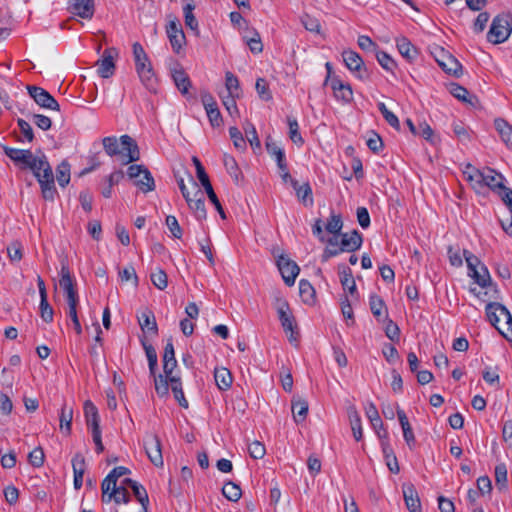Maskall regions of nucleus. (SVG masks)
<instances>
[{
	"instance_id": "obj_34",
	"label": "nucleus",
	"mask_w": 512,
	"mask_h": 512,
	"mask_svg": "<svg viewBox=\"0 0 512 512\" xmlns=\"http://www.w3.org/2000/svg\"><path fill=\"white\" fill-rule=\"evenodd\" d=\"M214 378L216 385L220 390L225 391L231 387L233 378L227 368H216L214 371Z\"/></svg>"
},
{
	"instance_id": "obj_33",
	"label": "nucleus",
	"mask_w": 512,
	"mask_h": 512,
	"mask_svg": "<svg viewBox=\"0 0 512 512\" xmlns=\"http://www.w3.org/2000/svg\"><path fill=\"white\" fill-rule=\"evenodd\" d=\"M292 413L297 423L304 421L308 414V402L300 397H294L292 400Z\"/></svg>"
},
{
	"instance_id": "obj_61",
	"label": "nucleus",
	"mask_w": 512,
	"mask_h": 512,
	"mask_svg": "<svg viewBox=\"0 0 512 512\" xmlns=\"http://www.w3.org/2000/svg\"><path fill=\"white\" fill-rule=\"evenodd\" d=\"M255 88H256V91H257L259 97L262 100L269 101L272 99V95L269 90V86H268L267 82L265 81V79L258 78L256 81Z\"/></svg>"
},
{
	"instance_id": "obj_1",
	"label": "nucleus",
	"mask_w": 512,
	"mask_h": 512,
	"mask_svg": "<svg viewBox=\"0 0 512 512\" xmlns=\"http://www.w3.org/2000/svg\"><path fill=\"white\" fill-rule=\"evenodd\" d=\"M463 174L472 188L478 193L482 192L485 187H488L501 197L503 191L509 189L504 185V176L491 168L480 170L471 164H467Z\"/></svg>"
},
{
	"instance_id": "obj_15",
	"label": "nucleus",
	"mask_w": 512,
	"mask_h": 512,
	"mask_svg": "<svg viewBox=\"0 0 512 512\" xmlns=\"http://www.w3.org/2000/svg\"><path fill=\"white\" fill-rule=\"evenodd\" d=\"M436 61L446 73L454 76H459L461 74V63L444 49H441L439 56L436 57Z\"/></svg>"
},
{
	"instance_id": "obj_44",
	"label": "nucleus",
	"mask_w": 512,
	"mask_h": 512,
	"mask_svg": "<svg viewBox=\"0 0 512 512\" xmlns=\"http://www.w3.org/2000/svg\"><path fill=\"white\" fill-rule=\"evenodd\" d=\"M369 304L371 312L376 318L380 319L382 316L385 319L387 318V309L381 297L378 295H371Z\"/></svg>"
},
{
	"instance_id": "obj_23",
	"label": "nucleus",
	"mask_w": 512,
	"mask_h": 512,
	"mask_svg": "<svg viewBox=\"0 0 512 512\" xmlns=\"http://www.w3.org/2000/svg\"><path fill=\"white\" fill-rule=\"evenodd\" d=\"M60 274L61 278L59 280V285L66 296L76 293V281L71 275L70 269L66 263H62Z\"/></svg>"
},
{
	"instance_id": "obj_38",
	"label": "nucleus",
	"mask_w": 512,
	"mask_h": 512,
	"mask_svg": "<svg viewBox=\"0 0 512 512\" xmlns=\"http://www.w3.org/2000/svg\"><path fill=\"white\" fill-rule=\"evenodd\" d=\"M73 418V409L68 407L67 404H63L60 413V430L65 435H70L71 433V424Z\"/></svg>"
},
{
	"instance_id": "obj_25",
	"label": "nucleus",
	"mask_w": 512,
	"mask_h": 512,
	"mask_svg": "<svg viewBox=\"0 0 512 512\" xmlns=\"http://www.w3.org/2000/svg\"><path fill=\"white\" fill-rule=\"evenodd\" d=\"M403 495L410 512H420L421 504L418 493L412 484L403 486Z\"/></svg>"
},
{
	"instance_id": "obj_45",
	"label": "nucleus",
	"mask_w": 512,
	"mask_h": 512,
	"mask_svg": "<svg viewBox=\"0 0 512 512\" xmlns=\"http://www.w3.org/2000/svg\"><path fill=\"white\" fill-rule=\"evenodd\" d=\"M327 243H328V245L324 249L323 254H322V261L323 262H326L331 257L337 256L338 254L341 253V251L339 250V235H335V236L330 237L327 240Z\"/></svg>"
},
{
	"instance_id": "obj_52",
	"label": "nucleus",
	"mask_w": 512,
	"mask_h": 512,
	"mask_svg": "<svg viewBox=\"0 0 512 512\" xmlns=\"http://www.w3.org/2000/svg\"><path fill=\"white\" fill-rule=\"evenodd\" d=\"M195 6L192 3H188L184 6V19L186 27L190 28L192 31L198 33V21L193 14Z\"/></svg>"
},
{
	"instance_id": "obj_31",
	"label": "nucleus",
	"mask_w": 512,
	"mask_h": 512,
	"mask_svg": "<svg viewBox=\"0 0 512 512\" xmlns=\"http://www.w3.org/2000/svg\"><path fill=\"white\" fill-rule=\"evenodd\" d=\"M340 282L344 290H348L351 295L356 293V283L349 267L344 265L339 266Z\"/></svg>"
},
{
	"instance_id": "obj_20",
	"label": "nucleus",
	"mask_w": 512,
	"mask_h": 512,
	"mask_svg": "<svg viewBox=\"0 0 512 512\" xmlns=\"http://www.w3.org/2000/svg\"><path fill=\"white\" fill-rule=\"evenodd\" d=\"M167 35L173 50L178 53L182 48L185 39V35L180 24L175 21H171L167 26Z\"/></svg>"
},
{
	"instance_id": "obj_24",
	"label": "nucleus",
	"mask_w": 512,
	"mask_h": 512,
	"mask_svg": "<svg viewBox=\"0 0 512 512\" xmlns=\"http://www.w3.org/2000/svg\"><path fill=\"white\" fill-rule=\"evenodd\" d=\"M123 484L130 487L133 491V494L135 495L136 499L139 501V503L142 506V510L148 509L149 505V497L146 489L139 484L137 481L132 480L130 478H126L123 481Z\"/></svg>"
},
{
	"instance_id": "obj_57",
	"label": "nucleus",
	"mask_w": 512,
	"mask_h": 512,
	"mask_svg": "<svg viewBox=\"0 0 512 512\" xmlns=\"http://www.w3.org/2000/svg\"><path fill=\"white\" fill-rule=\"evenodd\" d=\"M495 483L499 489L507 487V468L504 463H500L495 467Z\"/></svg>"
},
{
	"instance_id": "obj_53",
	"label": "nucleus",
	"mask_w": 512,
	"mask_h": 512,
	"mask_svg": "<svg viewBox=\"0 0 512 512\" xmlns=\"http://www.w3.org/2000/svg\"><path fill=\"white\" fill-rule=\"evenodd\" d=\"M58 184L65 187L70 182V165L63 161L56 169Z\"/></svg>"
},
{
	"instance_id": "obj_2",
	"label": "nucleus",
	"mask_w": 512,
	"mask_h": 512,
	"mask_svg": "<svg viewBox=\"0 0 512 512\" xmlns=\"http://www.w3.org/2000/svg\"><path fill=\"white\" fill-rule=\"evenodd\" d=\"M23 169H30L36 177L45 200L53 201L57 190L55 187L54 174L47 157L44 154L40 156H32L31 160L22 167Z\"/></svg>"
},
{
	"instance_id": "obj_6",
	"label": "nucleus",
	"mask_w": 512,
	"mask_h": 512,
	"mask_svg": "<svg viewBox=\"0 0 512 512\" xmlns=\"http://www.w3.org/2000/svg\"><path fill=\"white\" fill-rule=\"evenodd\" d=\"M512 33V15L500 13L496 15L487 33V41L492 44L504 43Z\"/></svg>"
},
{
	"instance_id": "obj_29",
	"label": "nucleus",
	"mask_w": 512,
	"mask_h": 512,
	"mask_svg": "<svg viewBox=\"0 0 512 512\" xmlns=\"http://www.w3.org/2000/svg\"><path fill=\"white\" fill-rule=\"evenodd\" d=\"M138 323L144 332H151L154 335H157L158 333V327L155 320V316L153 313L149 310L143 311L138 316Z\"/></svg>"
},
{
	"instance_id": "obj_17",
	"label": "nucleus",
	"mask_w": 512,
	"mask_h": 512,
	"mask_svg": "<svg viewBox=\"0 0 512 512\" xmlns=\"http://www.w3.org/2000/svg\"><path fill=\"white\" fill-rule=\"evenodd\" d=\"M340 237L339 250L341 252H354L362 245V236L356 230H353L350 233H343Z\"/></svg>"
},
{
	"instance_id": "obj_43",
	"label": "nucleus",
	"mask_w": 512,
	"mask_h": 512,
	"mask_svg": "<svg viewBox=\"0 0 512 512\" xmlns=\"http://www.w3.org/2000/svg\"><path fill=\"white\" fill-rule=\"evenodd\" d=\"M134 184L144 193L153 191L155 189L154 178L152 177L149 170H145L144 173L134 181Z\"/></svg>"
},
{
	"instance_id": "obj_14",
	"label": "nucleus",
	"mask_w": 512,
	"mask_h": 512,
	"mask_svg": "<svg viewBox=\"0 0 512 512\" xmlns=\"http://www.w3.org/2000/svg\"><path fill=\"white\" fill-rule=\"evenodd\" d=\"M201 101L211 126L220 127L223 124V119L213 96L208 92H204L201 94Z\"/></svg>"
},
{
	"instance_id": "obj_4",
	"label": "nucleus",
	"mask_w": 512,
	"mask_h": 512,
	"mask_svg": "<svg viewBox=\"0 0 512 512\" xmlns=\"http://www.w3.org/2000/svg\"><path fill=\"white\" fill-rule=\"evenodd\" d=\"M273 305L277 311L279 321L284 332L288 336L289 341H297V325L288 302L279 293H275L273 297Z\"/></svg>"
},
{
	"instance_id": "obj_35",
	"label": "nucleus",
	"mask_w": 512,
	"mask_h": 512,
	"mask_svg": "<svg viewBox=\"0 0 512 512\" xmlns=\"http://www.w3.org/2000/svg\"><path fill=\"white\" fill-rule=\"evenodd\" d=\"M397 416L403 430V436L408 446H412L415 443V436L412 431L411 425L408 421V418L405 412L401 409L397 410Z\"/></svg>"
},
{
	"instance_id": "obj_26",
	"label": "nucleus",
	"mask_w": 512,
	"mask_h": 512,
	"mask_svg": "<svg viewBox=\"0 0 512 512\" xmlns=\"http://www.w3.org/2000/svg\"><path fill=\"white\" fill-rule=\"evenodd\" d=\"M396 46L399 53L407 59L409 62H412L416 59L418 55V51L416 47L409 41L406 37H400L396 39Z\"/></svg>"
},
{
	"instance_id": "obj_40",
	"label": "nucleus",
	"mask_w": 512,
	"mask_h": 512,
	"mask_svg": "<svg viewBox=\"0 0 512 512\" xmlns=\"http://www.w3.org/2000/svg\"><path fill=\"white\" fill-rule=\"evenodd\" d=\"M169 382L171 383V389L174 394V398L176 399V401L179 403V405L181 407L187 409L189 404L184 396L180 378L179 377H171Z\"/></svg>"
},
{
	"instance_id": "obj_21",
	"label": "nucleus",
	"mask_w": 512,
	"mask_h": 512,
	"mask_svg": "<svg viewBox=\"0 0 512 512\" xmlns=\"http://www.w3.org/2000/svg\"><path fill=\"white\" fill-rule=\"evenodd\" d=\"M509 310L502 304L491 302L486 305V315L489 322L498 329V323L500 318H505L508 315Z\"/></svg>"
},
{
	"instance_id": "obj_5",
	"label": "nucleus",
	"mask_w": 512,
	"mask_h": 512,
	"mask_svg": "<svg viewBox=\"0 0 512 512\" xmlns=\"http://www.w3.org/2000/svg\"><path fill=\"white\" fill-rule=\"evenodd\" d=\"M133 56L136 71L141 82L147 88H153L155 84V74L144 48L138 42L133 44Z\"/></svg>"
},
{
	"instance_id": "obj_28",
	"label": "nucleus",
	"mask_w": 512,
	"mask_h": 512,
	"mask_svg": "<svg viewBox=\"0 0 512 512\" xmlns=\"http://www.w3.org/2000/svg\"><path fill=\"white\" fill-rule=\"evenodd\" d=\"M4 152L15 163H21L24 167L31 160L33 153L30 150L4 147Z\"/></svg>"
},
{
	"instance_id": "obj_64",
	"label": "nucleus",
	"mask_w": 512,
	"mask_h": 512,
	"mask_svg": "<svg viewBox=\"0 0 512 512\" xmlns=\"http://www.w3.org/2000/svg\"><path fill=\"white\" fill-rule=\"evenodd\" d=\"M249 454L254 459H261L266 453V449L263 443L260 441H253L248 446Z\"/></svg>"
},
{
	"instance_id": "obj_41",
	"label": "nucleus",
	"mask_w": 512,
	"mask_h": 512,
	"mask_svg": "<svg viewBox=\"0 0 512 512\" xmlns=\"http://www.w3.org/2000/svg\"><path fill=\"white\" fill-rule=\"evenodd\" d=\"M450 93L457 98L458 100H461L463 102L469 103L473 105V100H477V98L474 95H470L469 91L462 87L461 85L457 83H452L450 85Z\"/></svg>"
},
{
	"instance_id": "obj_46",
	"label": "nucleus",
	"mask_w": 512,
	"mask_h": 512,
	"mask_svg": "<svg viewBox=\"0 0 512 512\" xmlns=\"http://www.w3.org/2000/svg\"><path fill=\"white\" fill-rule=\"evenodd\" d=\"M365 413L374 430H377V428L383 430V422L376 406L372 402L368 403L365 407Z\"/></svg>"
},
{
	"instance_id": "obj_47",
	"label": "nucleus",
	"mask_w": 512,
	"mask_h": 512,
	"mask_svg": "<svg viewBox=\"0 0 512 512\" xmlns=\"http://www.w3.org/2000/svg\"><path fill=\"white\" fill-rule=\"evenodd\" d=\"M382 450L384 453V456L386 458V463L389 468V470L392 473H398L399 472V465L397 462V458L394 455L392 448L389 446L388 442L383 441L382 442Z\"/></svg>"
},
{
	"instance_id": "obj_42",
	"label": "nucleus",
	"mask_w": 512,
	"mask_h": 512,
	"mask_svg": "<svg viewBox=\"0 0 512 512\" xmlns=\"http://www.w3.org/2000/svg\"><path fill=\"white\" fill-rule=\"evenodd\" d=\"M116 482L109 474L103 480L101 486L103 502H110L112 500L113 494L119 488L116 486Z\"/></svg>"
},
{
	"instance_id": "obj_3",
	"label": "nucleus",
	"mask_w": 512,
	"mask_h": 512,
	"mask_svg": "<svg viewBox=\"0 0 512 512\" xmlns=\"http://www.w3.org/2000/svg\"><path fill=\"white\" fill-rule=\"evenodd\" d=\"M102 143L109 156L122 155L124 164L139 160L138 145L129 135H122L119 139L115 136L104 137Z\"/></svg>"
},
{
	"instance_id": "obj_37",
	"label": "nucleus",
	"mask_w": 512,
	"mask_h": 512,
	"mask_svg": "<svg viewBox=\"0 0 512 512\" xmlns=\"http://www.w3.org/2000/svg\"><path fill=\"white\" fill-rule=\"evenodd\" d=\"M349 422L356 441H360L363 437L362 423L359 413L355 408L348 410Z\"/></svg>"
},
{
	"instance_id": "obj_9",
	"label": "nucleus",
	"mask_w": 512,
	"mask_h": 512,
	"mask_svg": "<svg viewBox=\"0 0 512 512\" xmlns=\"http://www.w3.org/2000/svg\"><path fill=\"white\" fill-rule=\"evenodd\" d=\"M190 182L193 188V198L189 197L186 199V202L197 220H205L207 213L204 204V194L193 177H190Z\"/></svg>"
},
{
	"instance_id": "obj_32",
	"label": "nucleus",
	"mask_w": 512,
	"mask_h": 512,
	"mask_svg": "<svg viewBox=\"0 0 512 512\" xmlns=\"http://www.w3.org/2000/svg\"><path fill=\"white\" fill-rule=\"evenodd\" d=\"M494 126L502 141L512 149V126L502 118L495 119Z\"/></svg>"
},
{
	"instance_id": "obj_16",
	"label": "nucleus",
	"mask_w": 512,
	"mask_h": 512,
	"mask_svg": "<svg viewBox=\"0 0 512 512\" xmlns=\"http://www.w3.org/2000/svg\"><path fill=\"white\" fill-rule=\"evenodd\" d=\"M69 10L83 19H91L95 12L94 0H69Z\"/></svg>"
},
{
	"instance_id": "obj_8",
	"label": "nucleus",
	"mask_w": 512,
	"mask_h": 512,
	"mask_svg": "<svg viewBox=\"0 0 512 512\" xmlns=\"http://www.w3.org/2000/svg\"><path fill=\"white\" fill-rule=\"evenodd\" d=\"M193 163L196 167V174L197 178L199 179L201 185L203 186L205 192L207 193V196L209 200L212 202V204L215 206L216 210L220 214L221 218L225 219L226 215L223 210V207L216 195V193L213 190V187L211 185V182L209 180V177L207 173L205 172V169L199 159L197 157H193Z\"/></svg>"
},
{
	"instance_id": "obj_56",
	"label": "nucleus",
	"mask_w": 512,
	"mask_h": 512,
	"mask_svg": "<svg viewBox=\"0 0 512 512\" xmlns=\"http://www.w3.org/2000/svg\"><path fill=\"white\" fill-rule=\"evenodd\" d=\"M229 135H230V138L232 139L233 145L236 149H238L239 151H244L246 149L245 139H244L241 131L237 127H235V126L230 127Z\"/></svg>"
},
{
	"instance_id": "obj_51",
	"label": "nucleus",
	"mask_w": 512,
	"mask_h": 512,
	"mask_svg": "<svg viewBox=\"0 0 512 512\" xmlns=\"http://www.w3.org/2000/svg\"><path fill=\"white\" fill-rule=\"evenodd\" d=\"M225 86L228 94L232 96L240 95V84L238 78L230 71L225 74Z\"/></svg>"
},
{
	"instance_id": "obj_7",
	"label": "nucleus",
	"mask_w": 512,
	"mask_h": 512,
	"mask_svg": "<svg viewBox=\"0 0 512 512\" xmlns=\"http://www.w3.org/2000/svg\"><path fill=\"white\" fill-rule=\"evenodd\" d=\"M465 258L468 275L482 288H487L492 285V279L488 268L481 263L479 258L468 250L463 251Z\"/></svg>"
},
{
	"instance_id": "obj_62",
	"label": "nucleus",
	"mask_w": 512,
	"mask_h": 512,
	"mask_svg": "<svg viewBox=\"0 0 512 512\" xmlns=\"http://www.w3.org/2000/svg\"><path fill=\"white\" fill-rule=\"evenodd\" d=\"M378 63L387 71H392L396 66L395 61L386 52L379 51L376 53Z\"/></svg>"
},
{
	"instance_id": "obj_60",
	"label": "nucleus",
	"mask_w": 512,
	"mask_h": 512,
	"mask_svg": "<svg viewBox=\"0 0 512 512\" xmlns=\"http://www.w3.org/2000/svg\"><path fill=\"white\" fill-rule=\"evenodd\" d=\"M244 131L247 137V140L249 141L250 145L252 147L260 148V140L258 138V134L256 131V128L253 124L247 122L244 126Z\"/></svg>"
},
{
	"instance_id": "obj_36",
	"label": "nucleus",
	"mask_w": 512,
	"mask_h": 512,
	"mask_svg": "<svg viewBox=\"0 0 512 512\" xmlns=\"http://www.w3.org/2000/svg\"><path fill=\"white\" fill-rule=\"evenodd\" d=\"M172 78L178 90L183 94H187L191 86L190 79L183 69H174L172 71Z\"/></svg>"
},
{
	"instance_id": "obj_59",
	"label": "nucleus",
	"mask_w": 512,
	"mask_h": 512,
	"mask_svg": "<svg viewBox=\"0 0 512 512\" xmlns=\"http://www.w3.org/2000/svg\"><path fill=\"white\" fill-rule=\"evenodd\" d=\"M40 316L42 320L46 323H50L53 321L54 311L52 306L48 303V299L44 298L40 299Z\"/></svg>"
},
{
	"instance_id": "obj_30",
	"label": "nucleus",
	"mask_w": 512,
	"mask_h": 512,
	"mask_svg": "<svg viewBox=\"0 0 512 512\" xmlns=\"http://www.w3.org/2000/svg\"><path fill=\"white\" fill-rule=\"evenodd\" d=\"M291 185L294 188L297 198L303 202L304 205H312L313 204V198H312V189L309 185V183H304L302 185H299L298 181L295 179H291Z\"/></svg>"
},
{
	"instance_id": "obj_48",
	"label": "nucleus",
	"mask_w": 512,
	"mask_h": 512,
	"mask_svg": "<svg viewBox=\"0 0 512 512\" xmlns=\"http://www.w3.org/2000/svg\"><path fill=\"white\" fill-rule=\"evenodd\" d=\"M223 163L229 175L235 180V182H238L241 176V171L235 158L231 155L224 154Z\"/></svg>"
},
{
	"instance_id": "obj_39",
	"label": "nucleus",
	"mask_w": 512,
	"mask_h": 512,
	"mask_svg": "<svg viewBox=\"0 0 512 512\" xmlns=\"http://www.w3.org/2000/svg\"><path fill=\"white\" fill-rule=\"evenodd\" d=\"M140 341H141V344H142L143 349L145 350V353L147 356L150 373L152 375H154L156 367H157V361H158L156 350L150 343H148L145 336H143L140 339Z\"/></svg>"
},
{
	"instance_id": "obj_49",
	"label": "nucleus",
	"mask_w": 512,
	"mask_h": 512,
	"mask_svg": "<svg viewBox=\"0 0 512 512\" xmlns=\"http://www.w3.org/2000/svg\"><path fill=\"white\" fill-rule=\"evenodd\" d=\"M299 292L303 302L311 304L314 302L315 290L307 280H300Z\"/></svg>"
},
{
	"instance_id": "obj_54",
	"label": "nucleus",
	"mask_w": 512,
	"mask_h": 512,
	"mask_svg": "<svg viewBox=\"0 0 512 512\" xmlns=\"http://www.w3.org/2000/svg\"><path fill=\"white\" fill-rule=\"evenodd\" d=\"M289 137L296 145H302L304 140L299 132V125L295 118L288 117Z\"/></svg>"
},
{
	"instance_id": "obj_19",
	"label": "nucleus",
	"mask_w": 512,
	"mask_h": 512,
	"mask_svg": "<svg viewBox=\"0 0 512 512\" xmlns=\"http://www.w3.org/2000/svg\"><path fill=\"white\" fill-rule=\"evenodd\" d=\"M177 366V361L175 358L174 346L171 340L167 342L164 348L163 354V371L166 377L170 380L171 377H175L173 375V371Z\"/></svg>"
},
{
	"instance_id": "obj_13",
	"label": "nucleus",
	"mask_w": 512,
	"mask_h": 512,
	"mask_svg": "<svg viewBox=\"0 0 512 512\" xmlns=\"http://www.w3.org/2000/svg\"><path fill=\"white\" fill-rule=\"evenodd\" d=\"M277 267L282 275L286 285L292 286L299 274L298 265L285 255H280L277 259Z\"/></svg>"
},
{
	"instance_id": "obj_11",
	"label": "nucleus",
	"mask_w": 512,
	"mask_h": 512,
	"mask_svg": "<svg viewBox=\"0 0 512 512\" xmlns=\"http://www.w3.org/2000/svg\"><path fill=\"white\" fill-rule=\"evenodd\" d=\"M144 449L149 460L156 466H163V456L161 450V441L155 434H147L144 438Z\"/></svg>"
},
{
	"instance_id": "obj_55",
	"label": "nucleus",
	"mask_w": 512,
	"mask_h": 512,
	"mask_svg": "<svg viewBox=\"0 0 512 512\" xmlns=\"http://www.w3.org/2000/svg\"><path fill=\"white\" fill-rule=\"evenodd\" d=\"M266 149L268 154L275 158L276 162H283L285 160L284 150L270 138L266 141Z\"/></svg>"
},
{
	"instance_id": "obj_50",
	"label": "nucleus",
	"mask_w": 512,
	"mask_h": 512,
	"mask_svg": "<svg viewBox=\"0 0 512 512\" xmlns=\"http://www.w3.org/2000/svg\"><path fill=\"white\" fill-rule=\"evenodd\" d=\"M222 493L229 501L233 502L238 501L242 495L241 488L233 482L225 483L222 488Z\"/></svg>"
},
{
	"instance_id": "obj_12",
	"label": "nucleus",
	"mask_w": 512,
	"mask_h": 512,
	"mask_svg": "<svg viewBox=\"0 0 512 512\" xmlns=\"http://www.w3.org/2000/svg\"><path fill=\"white\" fill-rule=\"evenodd\" d=\"M118 50L110 47L104 50L101 59L96 63L97 71L102 78H109L115 71V59L118 57Z\"/></svg>"
},
{
	"instance_id": "obj_27",
	"label": "nucleus",
	"mask_w": 512,
	"mask_h": 512,
	"mask_svg": "<svg viewBox=\"0 0 512 512\" xmlns=\"http://www.w3.org/2000/svg\"><path fill=\"white\" fill-rule=\"evenodd\" d=\"M84 414L88 428L91 431L100 430L98 410L89 400L84 403Z\"/></svg>"
},
{
	"instance_id": "obj_22",
	"label": "nucleus",
	"mask_w": 512,
	"mask_h": 512,
	"mask_svg": "<svg viewBox=\"0 0 512 512\" xmlns=\"http://www.w3.org/2000/svg\"><path fill=\"white\" fill-rule=\"evenodd\" d=\"M331 88L336 99L342 100L346 103L353 99V92L350 85L343 83L340 79H331Z\"/></svg>"
},
{
	"instance_id": "obj_10",
	"label": "nucleus",
	"mask_w": 512,
	"mask_h": 512,
	"mask_svg": "<svg viewBox=\"0 0 512 512\" xmlns=\"http://www.w3.org/2000/svg\"><path fill=\"white\" fill-rule=\"evenodd\" d=\"M28 93L33 100L44 109L59 111L60 106L56 99L45 89L38 86H28Z\"/></svg>"
},
{
	"instance_id": "obj_58",
	"label": "nucleus",
	"mask_w": 512,
	"mask_h": 512,
	"mask_svg": "<svg viewBox=\"0 0 512 512\" xmlns=\"http://www.w3.org/2000/svg\"><path fill=\"white\" fill-rule=\"evenodd\" d=\"M151 281L159 290H164L168 285L167 274L162 269H157L151 273Z\"/></svg>"
},
{
	"instance_id": "obj_63",
	"label": "nucleus",
	"mask_w": 512,
	"mask_h": 512,
	"mask_svg": "<svg viewBox=\"0 0 512 512\" xmlns=\"http://www.w3.org/2000/svg\"><path fill=\"white\" fill-rule=\"evenodd\" d=\"M342 219L339 215H331L328 223L326 224V230L333 234V236L338 235L340 230L342 229Z\"/></svg>"
},
{
	"instance_id": "obj_18",
	"label": "nucleus",
	"mask_w": 512,
	"mask_h": 512,
	"mask_svg": "<svg viewBox=\"0 0 512 512\" xmlns=\"http://www.w3.org/2000/svg\"><path fill=\"white\" fill-rule=\"evenodd\" d=\"M342 56L346 67L350 71L357 73L358 78L363 79L365 77V69L363 68L364 63L360 55L352 50H348L344 51Z\"/></svg>"
}]
</instances>
